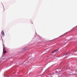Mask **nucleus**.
<instances>
[{"instance_id": "nucleus-1", "label": "nucleus", "mask_w": 77, "mask_h": 77, "mask_svg": "<svg viewBox=\"0 0 77 77\" xmlns=\"http://www.w3.org/2000/svg\"><path fill=\"white\" fill-rule=\"evenodd\" d=\"M6 53V51H5V48H3V53Z\"/></svg>"}, {"instance_id": "nucleus-2", "label": "nucleus", "mask_w": 77, "mask_h": 77, "mask_svg": "<svg viewBox=\"0 0 77 77\" xmlns=\"http://www.w3.org/2000/svg\"><path fill=\"white\" fill-rule=\"evenodd\" d=\"M58 51V49L56 50H54V51H53L52 53H56V52H57Z\"/></svg>"}, {"instance_id": "nucleus-3", "label": "nucleus", "mask_w": 77, "mask_h": 77, "mask_svg": "<svg viewBox=\"0 0 77 77\" xmlns=\"http://www.w3.org/2000/svg\"><path fill=\"white\" fill-rule=\"evenodd\" d=\"M1 34H2V35H5V34L4 33V32H3V31H2Z\"/></svg>"}, {"instance_id": "nucleus-4", "label": "nucleus", "mask_w": 77, "mask_h": 77, "mask_svg": "<svg viewBox=\"0 0 77 77\" xmlns=\"http://www.w3.org/2000/svg\"><path fill=\"white\" fill-rule=\"evenodd\" d=\"M67 54H68V53H67V54H64V55H66Z\"/></svg>"}]
</instances>
